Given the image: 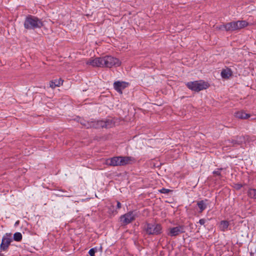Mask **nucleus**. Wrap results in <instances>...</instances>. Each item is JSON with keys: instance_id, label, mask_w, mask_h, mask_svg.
Returning a JSON list of instances; mask_svg holds the SVG:
<instances>
[{"instance_id": "nucleus-10", "label": "nucleus", "mask_w": 256, "mask_h": 256, "mask_svg": "<svg viewBox=\"0 0 256 256\" xmlns=\"http://www.w3.org/2000/svg\"><path fill=\"white\" fill-rule=\"evenodd\" d=\"M219 29H224L226 31H233L237 30L236 26V22H233L228 23L226 24H223L219 28Z\"/></svg>"}, {"instance_id": "nucleus-27", "label": "nucleus", "mask_w": 256, "mask_h": 256, "mask_svg": "<svg viewBox=\"0 0 256 256\" xmlns=\"http://www.w3.org/2000/svg\"><path fill=\"white\" fill-rule=\"evenodd\" d=\"M116 208L118 209H120L121 208V204L118 201H116Z\"/></svg>"}, {"instance_id": "nucleus-23", "label": "nucleus", "mask_w": 256, "mask_h": 256, "mask_svg": "<svg viewBox=\"0 0 256 256\" xmlns=\"http://www.w3.org/2000/svg\"><path fill=\"white\" fill-rule=\"evenodd\" d=\"M96 248H92L90 250L88 254L90 255V256H95V253L96 252Z\"/></svg>"}, {"instance_id": "nucleus-4", "label": "nucleus", "mask_w": 256, "mask_h": 256, "mask_svg": "<svg viewBox=\"0 0 256 256\" xmlns=\"http://www.w3.org/2000/svg\"><path fill=\"white\" fill-rule=\"evenodd\" d=\"M144 230L148 235H158L162 233V226L159 224L146 223Z\"/></svg>"}, {"instance_id": "nucleus-29", "label": "nucleus", "mask_w": 256, "mask_h": 256, "mask_svg": "<svg viewBox=\"0 0 256 256\" xmlns=\"http://www.w3.org/2000/svg\"><path fill=\"white\" fill-rule=\"evenodd\" d=\"M250 255V256H255V254L254 252H251Z\"/></svg>"}, {"instance_id": "nucleus-7", "label": "nucleus", "mask_w": 256, "mask_h": 256, "mask_svg": "<svg viewBox=\"0 0 256 256\" xmlns=\"http://www.w3.org/2000/svg\"><path fill=\"white\" fill-rule=\"evenodd\" d=\"M135 216L132 212H130L120 217V221L122 225H126L135 220Z\"/></svg>"}, {"instance_id": "nucleus-13", "label": "nucleus", "mask_w": 256, "mask_h": 256, "mask_svg": "<svg viewBox=\"0 0 256 256\" xmlns=\"http://www.w3.org/2000/svg\"><path fill=\"white\" fill-rule=\"evenodd\" d=\"M232 74V72L230 68H226L222 70L221 72V76L223 78L228 79Z\"/></svg>"}, {"instance_id": "nucleus-3", "label": "nucleus", "mask_w": 256, "mask_h": 256, "mask_svg": "<svg viewBox=\"0 0 256 256\" xmlns=\"http://www.w3.org/2000/svg\"><path fill=\"white\" fill-rule=\"evenodd\" d=\"M186 85L189 89L197 92L206 90L210 86L208 82L202 80L188 82Z\"/></svg>"}, {"instance_id": "nucleus-26", "label": "nucleus", "mask_w": 256, "mask_h": 256, "mask_svg": "<svg viewBox=\"0 0 256 256\" xmlns=\"http://www.w3.org/2000/svg\"><path fill=\"white\" fill-rule=\"evenodd\" d=\"M198 222L200 223V224L204 225L206 222V220L204 218L200 219V220Z\"/></svg>"}, {"instance_id": "nucleus-11", "label": "nucleus", "mask_w": 256, "mask_h": 256, "mask_svg": "<svg viewBox=\"0 0 256 256\" xmlns=\"http://www.w3.org/2000/svg\"><path fill=\"white\" fill-rule=\"evenodd\" d=\"M120 156L113 157L107 160V164L111 166H121Z\"/></svg>"}, {"instance_id": "nucleus-17", "label": "nucleus", "mask_w": 256, "mask_h": 256, "mask_svg": "<svg viewBox=\"0 0 256 256\" xmlns=\"http://www.w3.org/2000/svg\"><path fill=\"white\" fill-rule=\"evenodd\" d=\"M237 30L244 28L248 26V22L245 20L236 22Z\"/></svg>"}, {"instance_id": "nucleus-8", "label": "nucleus", "mask_w": 256, "mask_h": 256, "mask_svg": "<svg viewBox=\"0 0 256 256\" xmlns=\"http://www.w3.org/2000/svg\"><path fill=\"white\" fill-rule=\"evenodd\" d=\"M12 242V238L10 234L4 236L1 242V250H7Z\"/></svg>"}, {"instance_id": "nucleus-2", "label": "nucleus", "mask_w": 256, "mask_h": 256, "mask_svg": "<svg viewBox=\"0 0 256 256\" xmlns=\"http://www.w3.org/2000/svg\"><path fill=\"white\" fill-rule=\"evenodd\" d=\"M120 60L118 58L111 56L103 58H96L90 60L87 64H118Z\"/></svg>"}, {"instance_id": "nucleus-16", "label": "nucleus", "mask_w": 256, "mask_h": 256, "mask_svg": "<svg viewBox=\"0 0 256 256\" xmlns=\"http://www.w3.org/2000/svg\"><path fill=\"white\" fill-rule=\"evenodd\" d=\"M206 201H207V200H202L197 202V205L200 208V212H202L206 208V204L205 202Z\"/></svg>"}, {"instance_id": "nucleus-20", "label": "nucleus", "mask_w": 256, "mask_h": 256, "mask_svg": "<svg viewBox=\"0 0 256 256\" xmlns=\"http://www.w3.org/2000/svg\"><path fill=\"white\" fill-rule=\"evenodd\" d=\"M248 195L251 198L256 199V189H250L248 191Z\"/></svg>"}, {"instance_id": "nucleus-33", "label": "nucleus", "mask_w": 256, "mask_h": 256, "mask_svg": "<svg viewBox=\"0 0 256 256\" xmlns=\"http://www.w3.org/2000/svg\"><path fill=\"white\" fill-rule=\"evenodd\" d=\"M2 256L1 254V256Z\"/></svg>"}, {"instance_id": "nucleus-1", "label": "nucleus", "mask_w": 256, "mask_h": 256, "mask_svg": "<svg viewBox=\"0 0 256 256\" xmlns=\"http://www.w3.org/2000/svg\"><path fill=\"white\" fill-rule=\"evenodd\" d=\"M42 26V22L40 20L32 16H27L24 23V28L26 29L40 28Z\"/></svg>"}, {"instance_id": "nucleus-25", "label": "nucleus", "mask_w": 256, "mask_h": 256, "mask_svg": "<svg viewBox=\"0 0 256 256\" xmlns=\"http://www.w3.org/2000/svg\"><path fill=\"white\" fill-rule=\"evenodd\" d=\"M222 170V168H218L216 170H214L213 172V174L216 175V176H221V172H220V171Z\"/></svg>"}, {"instance_id": "nucleus-19", "label": "nucleus", "mask_w": 256, "mask_h": 256, "mask_svg": "<svg viewBox=\"0 0 256 256\" xmlns=\"http://www.w3.org/2000/svg\"><path fill=\"white\" fill-rule=\"evenodd\" d=\"M229 226V222L227 220H222L220 222V228L222 232H225L227 230Z\"/></svg>"}, {"instance_id": "nucleus-5", "label": "nucleus", "mask_w": 256, "mask_h": 256, "mask_svg": "<svg viewBox=\"0 0 256 256\" xmlns=\"http://www.w3.org/2000/svg\"><path fill=\"white\" fill-rule=\"evenodd\" d=\"M111 122L109 120L103 121V120H98V121H91V124H86L88 127L94 128H108L111 126Z\"/></svg>"}, {"instance_id": "nucleus-22", "label": "nucleus", "mask_w": 256, "mask_h": 256, "mask_svg": "<svg viewBox=\"0 0 256 256\" xmlns=\"http://www.w3.org/2000/svg\"><path fill=\"white\" fill-rule=\"evenodd\" d=\"M80 122L81 124H82V126H84L86 128H90V127L88 126H86V124H91V122H89V121L86 122V120H81Z\"/></svg>"}, {"instance_id": "nucleus-9", "label": "nucleus", "mask_w": 256, "mask_h": 256, "mask_svg": "<svg viewBox=\"0 0 256 256\" xmlns=\"http://www.w3.org/2000/svg\"><path fill=\"white\" fill-rule=\"evenodd\" d=\"M128 85V83L125 82H120L119 81L115 82L114 84V89L120 94H122V90L125 88Z\"/></svg>"}, {"instance_id": "nucleus-31", "label": "nucleus", "mask_w": 256, "mask_h": 256, "mask_svg": "<svg viewBox=\"0 0 256 256\" xmlns=\"http://www.w3.org/2000/svg\"><path fill=\"white\" fill-rule=\"evenodd\" d=\"M93 66H100V65H98V64H96V65H92Z\"/></svg>"}, {"instance_id": "nucleus-24", "label": "nucleus", "mask_w": 256, "mask_h": 256, "mask_svg": "<svg viewBox=\"0 0 256 256\" xmlns=\"http://www.w3.org/2000/svg\"><path fill=\"white\" fill-rule=\"evenodd\" d=\"M160 192L162 194H168L169 192H172L171 190L169 189H166L165 188H162L159 190Z\"/></svg>"}, {"instance_id": "nucleus-32", "label": "nucleus", "mask_w": 256, "mask_h": 256, "mask_svg": "<svg viewBox=\"0 0 256 256\" xmlns=\"http://www.w3.org/2000/svg\"><path fill=\"white\" fill-rule=\"evenodd\" d=\"M102 66H106L107 65H104V64H102Z\"/></svg>"}, {"instance_id": "nucleus-14", "label": "nucleus", "mask_w": 256, "mask_h": 256, "mask_svg": "<svg viewBox=\"0 0 256 256\" xmlns=\"http://www.w3.org/2000/svg\"><path fill=\"white\" fill-rule=\"evenodd\" d=\"M64 80L62 78L58 80H54L50 82V86L52 88H54L56 87H58L62 84Z\"/></svg>"}, {"instance_id": "nucleus-6", "label": "nucleus", "mask_w": 256, "mask_h": 256, "mask_svg": "<svg viewBox=\"0 0 256 256\" xmlns=\"http://www.w3.org/2000/svg\"><path fill=\"white\" fill-rule=\"evenodd\" d=\"M184 232V226L182 225H179L176 227L170 228L167 234L170 236H176Z\"/></svg>"}, {"instance_id": "nucleus-18", "label": "nucleus", "mask_w": 256, "mask_h": 256, "mask_svg": "<svg viewBox=\"0 0 256 256\" xmlns=\"http://www.w3.org/2000/svg\"><path fill=\"white\" fill-rule=\"evenodd\" d=\"M243 139L242 136L237 137V140H232L231 141L229 140L228 142H230L232 146H237L242 144Z\"/></svg>"}, {"instance_id": "nucleus-28", "label": "nucleus", "mask_w": 256, "mask_h": 256, "mask_svg": "<svg viewBox=\"0 0 256 256\" xmlns=\"http://www.w3.org/2000/svg\"><path fill=\"white\" fill-rule=\"evenodd\" d=\"M62 196H66V197H70L72 196V195H70V194H64Z\"/></svg>"}, {"instance_id": "nucleus-21", "label": "nucleus", "mask_w": 256, "mask_h": 256, "mask_svg": "<svg viewBox=\"0 0 256 256\" xmlns=\"http://www.w3.org/2000/svg\"><path fill=\"white\" fill-rule=\"evenodd\" d=\"M22 239V234L20 232H17L14 234V240L16 242H20Z\"/></svg>"}, {"instance_id": "nucleus-30", "label": "nucleus", "mask_w": 256, "mask_h": 256, "mask_svg": "<svg viewBox=\"0 0 256 256\" xmlns=\"http://www.w3.org/2000/svg\"><path fill=\"white\" fill-rule=\"evenodd\" d=\"M242 186V185H240V184L238 185V188H240Z\"/></svg>"}, {"instance_id": "nucleus-12", "label": "nucleus", "mask_w": 256, "mask_h": 256, "mask_svg": "<svg viewBox=\"0 0 256 256\" xmlns=\"http://www.w3.org/2000/svg\"><path fill=\"white\" fill-rule=\"evenodd\" d=\"M134 161V158L131 156H120L121 166H125Z\"/></svg>"}, {"instance_id": "nucleus-15", "label": "nucleus", "mask_w": 256, "mask_h": 256, "mask_svg": "<svg viewBox=\"0 0 256 256\" xmlns=\"http://www.w3.org/2000/svg\"><path fill=\"white\" fill-rule=\"evenodd\" d=\"M234 116L236 118L240 119H247L250 116V114H246L244 111L237 112H235Z\"/></svg>"}]
</instances>
